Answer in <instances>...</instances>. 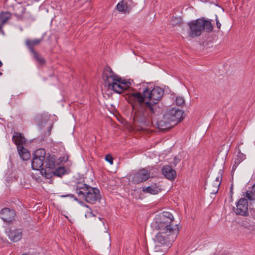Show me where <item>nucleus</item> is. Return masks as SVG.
<instances>
[{
	"instance_id": "1",
	"label": "nucleus",
	"mask_w": 255,
	"mask_h": 255,
	"mask_svg": "<svg viewBox=\"0 0 255 255\" xmlns=\"http://www.w3.org/2000/svg\"><path fill=\"white\" fill-rule=\"evenodd\" d=\"M139 86V92L132 93L129 97V100L133 101V103H131L132 106L134 103H137L144 109L143 112L137 116L138 122L146 126L150 125L156 126L160 130L171 128L174 125L168 119H165V115L162 120L156 122L152 118V115L158 114L160 112L158 103L164 94V90L158 86L152 87L147 83H143Z\"/></svg>"
},
{
	"instance_id": "2",
	"label": "nucleus",
	"mask_w": 255,
	"mask_h": 255,
	"mask_svg": "<svg viewBox=\"0 0 255 255\" xmlns=\"http://www.w3.org/2000/svg\"><path fill=\"white\" fill-rule=\"evenodd\" d=\"M174 217L169 212H163L156 215L151 223V227L154 230L162 231H173V230L180 231L177 224L174 225L173 222Z\"/></svg>"
},
{
	"instance_id": "3",
	"label": "nucleus",
	"mask_w": 255,
	"mask_h": 255,
	"mask_svg": "<svg viewBox=\"0 0 255 255\" xmlns=\"http://www.w3.org/2000/svg\"><path fill=\"white\" fill-rule=\"evenodd\" d=\"M187 25L189 27L188 34L191 38L200 36L204 31L210 33L213 30L212 20L207 19L205 17L192 20Z\"/></svg>"
},
{
	"instance_id": "4",
	"label": "nucleus",
	"mask_w": 255,
	"mask_h": 255,
	"mask_svg": "<svg viewBox=\"0 0 255 255\" xmlns=\"http://www.w3.org/2000/svg\"><path fill=\"white\" fill-rule=\"evenodd\" d=\"M75 190L79 198L84 199L90 204H95L100 201L101 198L98 188L92 187L82 182L77 184Z\"/></svg>"
},
{
	"instance_id": "5",
	"label": "nucleus",
	"mask_w": 255,
	"mask_h": 255,
	"mask_svg": "<svg viewBox=\"0 0 255 255\" xmlns=\"http://www.w3.org/2000/svg\"><path fill=\"white\" fill-rule=\"evenodd\" d=\"M116 74L109 67H106L103 73V77L106 86L108 88L113 90L115 92L120 94L125 90L119 83L118 78H115Z\"/></svg>"
},
{
	"instance_id": "6",
	"label": "nucleus",
	"mask_w": 255,
	"mask_h": 255,
	"mask_svg": "<svg viewBox=\"0 0 255 255\" xmlns=\"http://www.w3.org/2000/svg\"><path fill=\"white\" fill-rule=\"evenodd\" d=\"M57 165L54 155L46 154L44 165L40 170V173L45 178L49 179L53 176V170Z\"/></svg>"
},
{
	"instance_id": "7",
	"label": "nucleus",
	"mask_w": 255,
	"mask_h": 255,
	"mask_svg": "<svg viewBox=\"0 0 255 255\" xmlns=\"http://www.w3.org/2000/svg\"><path fill=\"white\" fill-rule=\"evenodd\" d=\"M179 231L173 230V231H159L155 237V242L159 243L162 245H166L171 247V244L176 239Z\"/></svg>"
},
{
	"instance_id": "8",
	"label": "nucleus",
	"mask_w": 255,
	"mask_h": 255,
	"mask_svg": "<svg viewBox=\"0 0 255 255\" xmlns=\"http://www.w3.org/2000/svg\"><path fill=\"white\" fill-rule=\"evenodd\" d=\"M46 152L44 149L39 148L34 153L31 162V167L33 170H39L43 167Z\"/></svg>"
},
{
	"instance_id": "9",
	"label": "nucleus",
	"mask_w": 255,
	"mask_h": 255,
	"mask_svg": "<svg viewBox=\"0 0 255 255\" xmlns=\"http://www.w3.org/2000/svg\"><path fill=\"white\" fill-rule=\"evenodd\" d=\"M184 112L178 108H173L165 114V119H168L172 125H175L183 119Z\"/></svg>"
},
{
	"instance_id": "10",
	"label": "nucleus",
	"mask_w": 255,
	"mask_h": 255,
	"mask_svg": "<svg viewBox=\"0 0 255 255\" xmlns=\"http://www.w3.org/2000/svg\"><path fill=\"white\" fill-rule=\"evenodd\" d=\"M150 171L142 168L132 174L131 181L135 184L140 183L148 180L150 177Z\"/></svg>"
},
{
	"instance_id": "11",
	"label": "nucleus",
	"mask_w": 255,
	"mask_h": 255,
	"mask_svg": "<svg viewBox=\"0 0 255 255\" xmlns=\"http://www.w3.org/2000/svg\"><path fill=\"white\" fill-rule=\"evenodd\" d=\"M236 214L246 216L248 215V202L245 198L240 199L237 203L236 208L234 209Z\"/></svg>"
},
{
	"instance_id": "12",
	"label": "nucleus",
	"mask_w": 255,
	"mask_h": 255,
	"mask_svg": "<svg viewBox=\"0 0 255 255\" xmlns=\"http://www.w3.org/2000/svg\"><path fill=\"white\" fill-rule=\"evenodd\" d=\"M15 213L14 210L8 208L1 209L0 212V217L4 222L7 223H11L14 220Z\"/></svg>"
},
{
	"instance_id": "13",
	"label": "nucleus",
	"mask_w": 255,
	"mask_h": 255,
	"mask_svg": "<svg viewBox=\"0 0 255 255\" xmlns=\"http://www.w3.org/2000/svg\"><path fill=\"white\" fill-rule=\"evenodd\" d=\"M161 171L165 177L169 180H173L176 177V172L171 166H163Z\"/></svg>"
},
{
	"instance_id": "14",
	"label": "nucleus",
	"mask_w": 255,
	"mask_h": 255,
	"mask_svg": "<svg viewBox=\"0 0 255 255\" xmlns=\"http://www.w3.org/2000/svg\"><path fill=\"white\" fill-rule=\"evenodd\" d=\"M161 191V189L157 183H153L147 187L142 188V191L144 193L151 195L158 194Z\"/></svg>"
},
{
	"instance_id": "15",
	"label": "nucleus",
	"mask_w": 255,
	"mask_h": 255,
	"mask_svg": "<svg viewBox=\"0 0 255 255\" xmlns=\"http://www.w3.org/2000/svg\"><path fill=\"white\" fill-rule=\"evenodd\" d=\"M170 247L155 242L153 255H163Z\"/></svg>"
},
{
	"instance_id": "16",
	"label": "nucleus",
	"mask_w": 255,
	"mask_h": 255,
	"mask_svg": "<svg viewBox=\"0 0 255 255\" xmlns=\"http://www.w3.org/2000/svg\"><path fill=\"white\" fill-rule=\"evenodd\" d=\"M8 238L12 241L17 242L22 237V231L21 229L10 230L7 233Z\"/></svg>"
},
{
	"instance_id": "17",
	"label": "nucleus",
	"mask_w": 255,
	"mask_h": 255,
	"mask_svg": "<svg viewBox=\"0 0 255 255\" xmlns=\"http://www.w3.org/2000/svg\"><path fill=\"white\" fill-rule=\"evenodd\" d=\"M12 141L18 146H22L26 143V139L19 132H15L12 136Z\"/></svg>"
},
{
	"instance_id": "18",
	"label": "nucleus",
	"mask_w": 255,
	"mask_h": 255,
	"mask_svg": "<svg viewBox=\"0 0 255 255\" xmlns=\"http://www.w3.org/2000/svg\"><path fill=\"white\" fill-rule=\"evenodd\" d=\"M17 149L21 159L23 160H27L30 158V154L29 152L26 148H24L23 146H19L17 147Z\"/></svg>"
},
{
	"instance_id": "19",
	"label": "nucleus",
	"mask_w": 255,
	"mask_h": 255,
	"mask_svg": "<svg viewBox=\"0 0 255 255\" xmlns=\"http://www.w3.org/2000/svg\"><path fill=\"white\" fill-rule=\"evenodd\" d=\"M117 9L120 12L125 13H128L130 11V8L128 6L126 1L122 0L117 5Z\"/></svg>"
},
{
	"instance_id": "20",
	"label": "nucleus",
	"mask_w": 255,
	"mask_h": 255,
	"mask_svg": "<svg viewBox=\"0 0 255 255\" xmlns=\"http://www.w3.org/2000/svg\"><path fill=\"white\" fill-rule=\"evenodd\" d=\"M41 42V39H34L33 40H27L26 41V44L29 49L30 52L35 51L33 49V46L35 45L39 44Z\"/></svg>"
},
{
	"instance_id": "21",
	"label": "nucleus",
	"mask_w": 255,
	"mask_h": 255,
	"mask_svg": "<svg viewBox=\"0 0 255 255\" xmlns=\"http://www.w3.org/2000/svg\"><path fill=\"white\" fill-rule=\"evenodd\" d=\"M33 55L36 61L41 66L45 64L46 61L45 59L38 53L35 51L30 52Z\"/></svg>"
},
{
	"instance_id": "22",
	"label": "nucleus",
	"mask_w": 255,
	"mask_h": 255,
	"mask_svg": "<svg viewBox=\"0 0 255 255\" xmlns=\"http://www.w3.org/2000/svg\"><path fill=\"white\" fill-rule=\"evenodd\" d=\"M115 77L118 78V80L119 81V83H121L125 90H127L130 86L131 83L129 81L122 79L117 75H116V76H115Z\"/></svg>"
},
{
	"instance_id": "23",
	"label": "nucleus",
	"mask_w": 255,
	"mask_h": 255,
	"mask_svg": "<svg viewBox=\"0 0 255 255\" xmlns=\"http://www.w3.org/2000/svg\"><path fill=\"white\" fill-rule=\"evenodd\" d=\"M11 14L10 12L5 11L0 13V19L5 24L7 21L11 18Z\"/></svg>"
},
{
	"instance_id": "24",
	"label": "nucleus",
	"mask_w": 255,
	"mask_h": 255,
	"mask_svg": "<svg viewBox=\"0 0 255 255\" xmlns=\"http://www.w3.org/2000/svg\"><path fill=\"white\" fill-rule=\"evenodd\" d=\"M65 169L63 167H58L53 170V175L61 177L65 173Z\"/></svg>"
},
{
	"instance_id": "25",
	"label": "nucleus",
	"mask_w": 255,
	"mask_h": 255,
	"mask_svg": "<svg viewBox=\"0 0 255 255\" xmlns=\"http://www.w3.org/2000/svg\"><path fill=\"white\" fill-rule=\"evenodd\" d=\"M182 20L180 17H173L171 19V23L173 25H179L181 24Z\"/></svg>"
},
{
	"instance_id": "26",
	"label": "nucleus",
	"mask_w": 255,
	"mask_h": 255,
	"mask_svg": "<svg viewBox=\"0 0 255 255\" xmlns=\"http://www.w3.org/2000/svg\"><path fill=\"white\" fill-rule=\"evenodd\" d=\"M175 104L179 106H182L184 104V99L182 97H177L175 100Z\"/></svg>"
},
{
	"instance_id": "27",
	"label": "nucleus",
	"mask_w": 255,
	"mask_h": 255,
	"mask_svg": "<svg viewBox=\"0 0 255 255\" xmlns=\"http://www.w3.org/2000/svg\"><path fill=\"white\" fill-rule=\"evenodd\" d=\"M84 206L89 209V211L87 212L85 214V217L86 218H89L91 217L94 216L92 210L89 208V206L86 204H84Z\"/></svg>"
},
{
	"instance_id": "28",
	"label": "nucleus",
	"mask_w": 255,
	"mask_h": 255,
	"mask_svg": "<svg viewBox=\"0 0 255 255\" xmlns=\"http://www.w3.org/2000/svg\"><path fill=\"white\" fill-rule=\"evenodd\" d=\"M105 160L109 162L110 164L112 165L113 164V158L111 155L107 154L105 156Z\"/></svg>"
},
{
	"instance_id": "29",
	"label": "nucleus",
	"mask_w": 255,
	"mask_h": 255,
	"mask_svg": "<svg viewBox=\"0 0 255 255\" xmlns=\"http://www.w3.org/2000/svg\"><path fill=\"white\" fill-rule=\"evenodd\" d=\"M221 180H222L221 174L220 176H218V177H217L216 178V179H215L214 181H215V185H216V188H217V187L218 186H220V185Z\"/></svg>"
},
{
	"instance_id": "30",
	"label": "nucleus",
	"mask_w": 255,
	"mask_h": 255,
	"mask_svg": "<svg viewBox=\"0 0 255 255\" xmlns=\"http://www.w3.org/2000/svg\"><path fill=\"white\" fill-rule=\"evenodd\" d=\"M212 186L213 187V189H212V190L211 191V193L216 194L218 192L220 186H218L216 188V185H215V181H214Z\"/></svg>"
},
{
	"instance_id": "31",
	"label": "nucleus",
	"mask_w": 255,
	"mask_h": 255,
	"mask_svg": "<svg viewBox=\"0 0 255 255\" xmlns=\"http://www.w3.org/2000/svg\"><path fill=\"white\" fill-rule=\"evenodd\" d=\"M62 197H69L71 198H74V199L75 200V201H77V198L76 197H75V196L73 195V194H67V195H62L61 196Z\"/></svg>"
},
{
	"instance_id": "32",
	"label": "nucleus",
	"mask_w": 255,
	"mask_h": 255,
	"mask_svg": "<svg viewBox=\"0 0 255 255\" xmlns=\"http://www.w3.org/2000/svg\"><path fill=\"white\" fill-rule=\"evenodd\" d=\"M216 25L218 29H220L221 28V24L219 22L218 19V16L216 15Z\"/></svg>"
},
{
	"instance_id": "33",
	"label": "nucleus",
	"mask_w": 255,
	"mask_h": 255,
	"mask_svg": "<svg viewBox=\"0 0 255 255\" xmlns=\"http://www.w3.org/2000/svg\"><path fill=\"white\" fill-rule=\"evenodd\" d=\"M180 161V159L177 157H174V158H173V161H172V163L173 164H174L175 165H176L177 164H178Z\"/></svg>"
},
{
	"instance_id": "34",
	"label": "nucleus",
	"mask_w": 255,
	"mask_h": 255,
	"mask_svg": "<svg viewBox=\"0 0 255 255\" xmlns=\"http://www.w3.org/2000/svg\"><path fill=\"white\" fill-rule=\"evenodd\" d=\"M4 25V24L0 19V33H2L3 34H4V32L2 30V27Z\"/></svg>"
},
{
	"instance_id": "35",
	"label": "nucleus",
	"mask_w": 255,
	"mask_h": 255,
	"mask_svg": "<svg viewBox=\"0 0 255 255\" xmlns=\"http://www.w3.org/2000/svg\"><path fill=\"white\" fill-rule=\"evenodd\" d=\"M237 165L236 164H234L232 168V170H234L237 168Z\"/></svg>"
},
{
	"instance_id": "36",
	"label": "nucleus",
	"mask_w": 255,
	"mask_h": 255,
	"mask_svg": "<svg viewBox=\"0 0 255 255\" xmlns=\"http://www.w3.org/2000/svg\"><path fill=\"white\" fill-rule=\"evenodd\" d=\"M2 64L1 61L0 60V67L2 66Z\"/></svg>"
},
{
	"instance_id": "37",
	"label": "nucleus",
	"mask_w": 255,
	"mask_h": 255,
	"mask_svg": "<svg viewBox=\"0 0 255 255\" xmlns=\"http://www.w3.org/2000/svg\"><path fill=\"white\" fill-rule=\"evenodd\" d=\"M253 187H254V188L255 189V184L253 185Z\"/></svg>"
},
{
	"instance_id": "38",
	"label": "nucleus",
	"mask_w": 255,
	"mask_h": 255,
	"mask_svg": "<svg viewBox=\"0 0 255 255\" xmlns=\"http://www.w3.org/2000/svg\"><path fill=\"white\" fill-rule=\"evenodd\" d=\"M2 73L0 72V76H1L2 75Z\"/></svg>"
}]
</instances>
